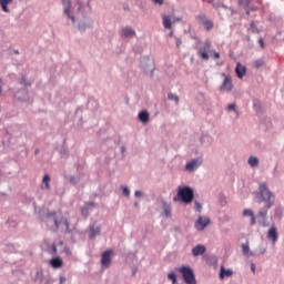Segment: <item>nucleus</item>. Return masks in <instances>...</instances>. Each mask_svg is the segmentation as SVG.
Wrapping results in <instances>:
<instances>
[{"mask_svg":"<svg viewBox=\"0 0 284 284\" xmlns=\"http://www.w3.org/2000/svg\"><path fill=\"white\" fill-rule=\"evenodd\" d=\"M260 195L262 201H264L265 203V207L257 213V216H261V219H263L262 227H267L268 224L265 219L267 216V211L270 210V207H272V205H274L275 196L274 193L270 192L266 183L260 184Z\"/></svg>","mask_w":284,"mask_h":284,"instance_id":"f257e3e1","label":"nucleus"},{"mask_svg":"<svg viewBox=\"0 0 284 284\" xmlns=\"http://www.w3.org/2000/svg\"><path fill=\"white\" fill-rule=\"evenodd\" d=\"M173 201H181L182 203H185V205H190V203L194 201V190L190 186L179 189L178 197H174Z\"/></svg>","mask_w":284,"mask_h":284,"instance_id":"f03ea898","label":"nucleus"},{"mask_svg":"<svg viewBox=\"0 0 284 284\" xmlns=\"http://www.w3.org/2000/svg\"><path fill=\"white\" fill-rule=\"evenodd\" d=\"M178 272L182 274L184 283L196 284V276L194 275V271L192 270V267L181 266L180 268H178Z\"/></svg>","mask_w":284,"mask_h":284,"instance_id":"7ed1b4c3","label":"nucleus"},{"mask_svg":"<svg viewBox=\"0 0 284 284\" xmlns=\"http://www.w3.org/2000/svg\"><path fill=\"white\" fill-rule=\"evenodd\" d=\"M211 48L212 41L205 40L203 47H201L197 50V55H200L203 59V61H207L210 59V54L207 52H210Z\"/></svg>","mask_w":284,"mask_h":284,"instance_id":"20e7f679","label":"nucleus"},{"mask_svg":"<svg viewBox=\"0 0 284 284\" xmlns=\"http://www.w3.org/2000/svg\"><path fill=\"white\" fill-rule=\"evenodd\" d=\"M210 225V217L207 216H199L197 220L195 221L194 227L197 230V232H203L205 227Z\"/></svg>","mask_w":284,"mask_h":284,"instance_id":"39448f33","label":"nucleus"},{"mask_svg":"<svg viewBox=\"0 0 284 284\" xmlns=\"http://www.w3.org/2000/svg\"><path fill=\"white\" fill-rule=\"evenodd\" d=\"M197 21L199 23H201V26H203V28H205V30L210 31L214 28V22L210 19H207V17L205 14H200L197 16Z\"/></svg>","mask_w":284,"mask_h":284,"instance_id":"423d86ee","label":"nucleus"},{"mask_svg":"<svg viewBox=\"0 0 284 284\" xmlns=\"http://www.w3.org/2000/svg\"><path fill=\"white\" fill-rule=\"evenodd\" d=\"M112 263V251H105L104 253H102V257H101V265L102 267H110Z\"/></svg>","mask_w":284,"mask_h":284,"instance_id":"0eeeda50","label":"nucleus"},{"mask_svg":"<svg viewBox=\"0 0 284 284\" xmlns=\"http://www.w3.org/2000/svg\"><path fill=\"white\" fill-rule=\"evenodd\" d=\"M266 239H268V241H272L273 244L276 243V241H278V230L276 229V226H271L266 234Z\"/></svg>","mask_w":284,"mask_h":284,"instance_id":"6e6552de","label":"nucleus"},{"mask_svg":"<svg viewBox=\"0 0 284 284\" xmlns=\"http://www.w3.org/2000/svg\"><path fill=\"white\" fill-rule=\"evenodd\" d=\"M63 7H64V14H67L68 19H71L72 23H74V16L70 14V10L72 8V1L71 0H62Z\"/></svg>","mask_w":284,"mask_h":284,"instance_id":"1a4fd4ad","label":"nucleus"},{"mask_svg":"<svg viewBox=\"0 0 284 284\" xmlns=\"http://www.w3.org/2000/svg\"><path fill=\"white\" fill-rule=\"evenodd\" d=\"M232 88H233L232 78L226 75L221 85V90H223L224 92H232Z\"/></svg>","mask_w":284,"mask_h":284,"instance_id":"9d476101","label":"nucleus"},{"mask_svg":"<svg viewBox=\"0 0 284 284\" xmlns=\"http://www.w3.org/2000/svg\"><path fill=\"white\" fill-rule=\"evenodd\" d=\"M122 34L125 39H132V37H136V31L130 27H125L122 29Z\"/></svg>","mask_w":284,"mask_h":284,"instance_id":"9b49d317","label":"nucleus"},{"mask_svg":"<svg viewBox=\"0 0 284 284\" xmlns=\"http://www.w3.org/2000/svg\"><path fill=\"white\" fill-rule=\"evenodd\" d=\"M50 181H51V178H50V174H44V176L42 178V183L40 185V187L42 190H47L48 192H50Z\"/></svg>","mask_w":284,"mask_h":284,"instance_id":"f8f14e48","label":"nucleus"},{"mask_svg":"<svg viewBox=\"0 0 284 284\" xmlns=\"http://www.w3.org/2000/svg\"><path fill=\"white\" fill-rule=\"evenodd\" d=\"M205 252H206L205 246L201 245V244H199V245H196L195 247L192 248V255L193 256H201V255L205 254Z\"/></svg>","mask_w":284,"mask_h":284,"instance_id":"ddd939ff","label":"nucleus"},{"mask_svg":"<svg viewBox=\"0 0 284 284\" xmlns=\"http://www.w3.org/2000/svg\"><path fill=\"white\" fill-rule=\"evenodd\" d=\"M234 272L230 268H224V266H221L220 268V278L223 281V278H230Z\"/></svg>","mask_w":284,"mask_h":284,"instance_id":"4468645a","label":"nucleus"},{"mask_svg":"<svg viewBox=\"0 0 284 284\" xmlns=\"http://www.w3.org/2000/svg\"><path fill=\"white\" fill-rule=\"evenodd\" d=\"M246 70L247 69H245V67H243L241 63H237L235 68V74L237 75V79H243V77H245Z\"/></svg>","mask_w":284,"mask_h":284,"instance_id":"2eb2a0df","label":"nucleus"},{"mask_svg":"<svg viewBox=\"0 0 284 284\" xmlns=\"http://www.w3.org/2000/svg\"><path fill=\"white\" fill-rule=\"evenodd\" d=\"M51 267L54 270H60V267H63V260L61 257H55L50 261Z\"/></svg>","mask_w":284,"mask_h":284,"instance_id":"dca6fc26","label":"nucleus"},{"mask_svg":"<svg viewBox=\"0 0 284 284\" xmlns=\"http://www.w3.org/2000/svg\"><path fill=\"white\" fill-rule=\"evenodd\" d=\"M199 165H201V161L192 160L191 162L186 163L185 170H189V172H192L193 170H196Z\"/></svg>","mask_w":284,"mask_h":284,"instance_id":"f3484780","label":"nucleus"},{"mask_svg":"<svg viewBox=\"0 0 284 284\" xmlns=\"http://www.w3.org/2000/svg\"><path fill=\"white\" fill-rule=\"evenodd\" d=\"M99 234H101V226H90L89 229V236L90 239H97V236H99Z\"/></svg>","mask_w":284,"mask_h":284,"instance_id":"a211bd4d","label":"nucleus"},{"mask_svg":"<svg viewBox=\"0 0 284 284\" xmlns=\"http://www.w3.org/2000/svg\"><path fill=\"white\" fill-rule=\"evenodd\" d=\"M162 23L165 28V30H172V20L168 16H163Z\"/></svg>","mask_w":284,"mask_h":284,"instance_id":"6ab92c4d","label":"nucleus"},{"mask_svg":"<svg viewBox=\"0 0 284 284\" xmlns=\"http://www.w3.org/2000/svg\"><path fill=\"white\" fill-rule=\"evenodd\" d=\"M139 120L142 123H148V121H150V113H148V111H142L139 113Z\"/></svg>","mask_w":284,"mask_h":284,"instance_id":"aec40b11","label":"nucleus"},{"mask_svg":"<svg viewBox=\"0 0 284 284\" xmlns=\"http://www.w3.org/2000/svg\"><path fill=\"white\" fill-rule=\"evenodd\" d=\"M9 3H12V0H0L3 12H10V9H8Z\"/></svg>","mask_w":284,"mask_h":284,"instance_id":"412c9836","label":"nucleus"},{"mask_svg":"<svg viewBox=\"0 0 284 284\" xmlns=\"http://www.w3.org/2000/svg\"><path fill=\"white\" fill-rule=\"evenodd\" d=\"M162 214H163V216H166L168 219H170V216H172V207L168 204H164Z\"/></svg>","mask_w":284,"mask_h":284,"instance_id":"4be33fe9","label":"nucleus"},{"mask_svg":"<svg viewBox=\"0 0 284 284\" xmlns=\"http://www.w3.org/2000/svg\"><path fill=\"white\" fill-rule=\"evenodd\" d=\"M242 253L244 256H252L253 254L250 252V245L242 244Z\"/></svg>","mask_w":284,"mask_h":284,"instance_id":"5701e85b","label":"nucleus"},{"mask_svg":"<svg viewBox=\"0 0 284 284\" xmlns=\"http://www.w3.org/2000/svg\"><path fill=\"white\" fill-rule=\"evenodd\" d=\"M248 165H250L251 168H256V165H258V160H257L256 158H254V156H251V158L248 159Z\"/></svg>","mask_w":284,"mask_h":284,"instance_id":"b1692460","label":"nucleus"},{"mask_svg":"<svg viewBox=\"0 0 284 284\" xmlns=\"http://www.w3.org/2000/svg\"><path fill=\"white\" fill-rule=\"evenodd\" d=\"M213 8H221V0H206Z\"/></svg>","mask_w":284,"mask_h":284,"instance_id":"393cba45","label":"nucleus"},{"mask_svg":"<svg viewBox=\"0 0 284 284\" xmlns=\"http://www.w3.org/2000/svg\"><path fill=\"white\" fill-rule=\"evenodd\" d=\"M263 65H265V61L263 59H258L254 62V68L256 69L263 68Z\"/></svg>","mask_w":284,"mask_h":284,"instance_id":"a878e982","label":"nucleus"},{"mask_svg":"<svg viewBox=\"0 0 284 284\" xmlns=\"http://www.w3.org/2000/svg\"><path fill=\"white\" fill-rule=\"evenodd\" d=\"M168 99H170V101H175V103H179V95L174 93H169Z\"/></svg>","mask_w":284,"mask_h":284,"instance_id":"bb28decb","label":"nucleus"},{"mask_svg":"<svg viewBox=\"0 0 284 284\" xmlns=\"http://www.w3.org/2000/svg\"><path fill=\"white\" fill-rule=\"evenodd\" d=\"M168 278H169V281L172 282V284H176V274L169 273Z\"/></svg>","mask_w":284,"mask_h":284,"instance_id":"cd10ccee","label":"nucleus"},{"mask_svg":"<svg viewBox=\"0 0 284 284\" xmlns=\"http://www.w3.org/2000/svg\"><path fill=\"white\" fill-rule=\"evenodd\" d=\"M243 216H251L252 217V216H254V212L250 209H245L243 211Z\"/></svg>","mask_w":284,"mask_h":284,"instance_id":"c85d7f7f","label":"nucleus"},{"mask_svg":"<svg viewBox=\"0 0 284 284\" xmlns=\"http://www.w3.org/2000/svg\"><path fill=\"white\" fill-rule=\"evenodd\" d=\"M194 210H196V212H201V210H203V206L201 205V203H199L197 201L194 202Z\"/></svg>","mask_w":284,"mask_h":284,"instance_id":"c756f323","label":"nucleus"},{"mask_svg":"<svg viewBox=\"0 0 284 284\" xmlns=\"http://www.w3.org/2000/svg\"><path fill=\"white\" fill-rule=\"evenodd\" d=\"M52 216H53L54 225H55L57 230H59V225H61V223H59L57 220V213H52Z\"/></svg>","mask_w":284,"mask_h":284,"instance_id":"7c9ffc66","label":"nucleus"},{"mask_svg":"<svg viewBox=\"0 0 284 284\" xmlns=\"http://www.w3.org/2000/svg\"><path fill=\"white\" fill-rule=\"evenodd\" d=\"M240 6L247 7L250 6V0H239Z\"/></svg>","mask_w":284,"mask_h":284,"instance_id":"2f4dec72","label":"nucleus"},{"mask_svg":"<svg viewBox=\"0 0 284 284\" xmlns=\"http://www.w3.org/2000/svg\"><path fill=\"white\" fill-rule=\"evenodd\" d=\"M183 41L181 40V38H175V45L176 48H181Z\"/></svg>","mask_w":284,"mask_h":284,"instance_id":"473e14b6","label":"nucleus"},{"mask_svg":"<svg viewBox=\"0 0 284 284\" xmlns=\"http://www.w3.org/2000/svg\"><path fill=\"white\" fill-rule=\"evenodd\" d=\"M122 192H123L124 196H130V189H128V186H124L122 189Z\"/></svg>","mask_w":284,"mask_h":284,"instance_id":"72a5a7b5","label":"nucleus"},{"mask_svg":"<svg viewBox=\"0 0 284 284\" xmlns=\"http://www.w3.org/2000/svg\"><path fill=\"white\" fill-rule=\"evenodd\" d=\"M81 212H82V215H83V216H88V214H89L88 207H83V209L81 210Z\"/></svg>","mask_w":284,"mask_h":284,"instance_id":"f704fd0d","label":"nucleus"},{"mask_svg":"<svg viewBox=\"0 0 284 284\" xmlns=\"http://www.w3.org/2000/svg\"><path fill=\"white\" fill-rule=\"evenodd\" d=\"M251 225H256V216H251Z\"/></svg>","mask_w":284,"mask_h":284,"instance_id":"c9c22d12","label":"nucleus"},{"mask_svg":"<svg viewBox=\"0 0 284 284\" xmlns=\"http://www.w3.org/2000/svg\"><path fill=\"white\" fill-rule=\"evenodd\" d=\"M251 271L253 272V274L256 273V265L254 263L251 264Z\"/></svg>","mask_w":284,"mask_h":284,"instance_id":"e433bc0d","label":"nucleus"},{"mask_svg":"<svg viewBox=\"0 0 284 284\" xmlns=\"http://www.w3.org/2000/svg\"><path fill=\"white\" fill-rule=\"evenodd\" d=\"M258 43L261 48H265V42L263 41V38H260Z\"/></svg>","mask_w":284,"mask_h":284,"instance_id":"4c0bfd02","label":"nucleus"},{"mask_svg":"<svg viewBox=\"0 0 284 284\" xmlns=\"http://www.w3.org/2000/svg\"><path fill=\"white\" fill-rule=\"evenodd\" d=\"M213 59H221V54L219 52H214Z\"/></svg>","mask_w":284,"mask_h":284,"instance_id":"58836bf2","label":"nucleus"},{"mask_svg":"<svg viewBox=\"0 0 284 284\" xmlns=\"http://www.w3.org/2000/svg\"><path fill=\"white\" fill-rule=\"evenodd\" d=\"M64 225L67 230H70V222H68V220L64 221Z\"/></svg>","mask_w":284,"mask_h":284,"instance_id":"ea45409f","label":"nucleus"},{"mask_svg":"<svg viewBox=\"0 0 284 284\" xmlns=\"http://www.w3.org/2000/svg\"><path fill=\"white\" fill-rule=\"evenodd\" d=\"M236 109V104H229V110H235Z\"/></svg>","mask_w":284,"mask_h":284,"instance_id":"a19ab883","label":"nucleus"},{"mask_svg":"<svg viewBox=\"0 0 284 284\" xmlns=\"http://www.w3.org/2000/svg\"><path fill=\"white\" fill-rule=\"evenodd\" d=\"M135 196L139 199L140 196H142L143 194L141 193V191H135Z\"/></svg>","mask_w":284,"mask_h":284,"instance_id":"79ce46f5","label":"nucleus"},{"mask_svg":"<svg viewBox=\"0 0 284 284\" xmlns=\"http://www.w3.org/2000/svg\"><path fill=\"white\" fill-rule=\"evenodd\" d=\"M155 3H158L159 6H163V0H153Z\"/></svg>","mask_w":284,"mask_h":284,"instance_id":"37998d69","label":"nucleus"},{"mask_svg":"<svg viewBox=\"0 0 284 284\" xmlns=\"http://www.w3.org/2000/svg\"><path fill=\"white\" fill-rule=\"evenodd\" d=\"M52 252L54 253V254H57V245H52Z\"/></svg>","mask_w":284,"mask_h":284,"instance_id":"c03bdc74","label":"nucleus"},{"mask_svg":"<svg viewBox=\"0 0 284 284\" xmlns=\"http://www.w3.org/2000/svg\"><path fill=\"white\" fill-rule=\"evenodd\" d=\"M82 8H83V7L78 2V11H79V12H81Z\"/></svg>","mask_w":284,"mask_h":284,"instance_id":"a18cd8bd","label":"nucleus"},{"mask_svg":"<svg viewBox=\"0 0 284 284\" xmlns=\"http://www.w3.org/2000/svg\"><path fill=\"white\" fill-rule=\"evenodd\" d=\"M169 37H174V31H171V32L169 33Z\"/></svg>","mask_w":284,"mask_h":284,"instance_id":"49530a36","label":"nucleus"},{"mask_svg":"<svg viewBox=\"0 0 284 284\" xmlns=\"http://www.w3.org/2000/svg\"><path fill=\"white\" fill-rule=\"evenodd\" d=\"M14 54H19V50H16V51H14Z\"/></svg>","mask_w":284,"mask_h":284,"instance_id":"de8ad7c7","label":"nucleus"},{"mask_svg":"<svg viewBox=\"0 0 284 284\" xmlns=\"http://www.w3.org/2000/svg\"><path fill=\"white\" fill-rule=\"evenodd\" d=\"M175 21H181V18H175Z\"/></svg>","mask_w":284,"mask_h":284,"instance_id":"09e8293b","label":"nucleus"},{"mask_svg":"<svg viewBox=\"0 0 284 284\" xmlns=\"http://www.w3.org/2000/svg\"><path fill=\"white\" fill-rule=\"evenodd\" d=\"M89 205L94 206V203H93V202H91V203H89Z\"/></svg>","mask_w":284,"mask_h":284,"instance_id":"8fccbe9b","label":"nucleus"},{"mask_svg":"<svg viewBox=\"0 0 284 284\" xmlns=\"http://www.w3.org/2000/svg\"><path fill=\"white\" fill-rule=\"evenodd\" d=\"M63 281H65L63 277H61V283H63Z\"/></svg>","mask_w":284,"mask_h":284,"instance_id":"3c124183","label":"nucleus"}]
</instances>
